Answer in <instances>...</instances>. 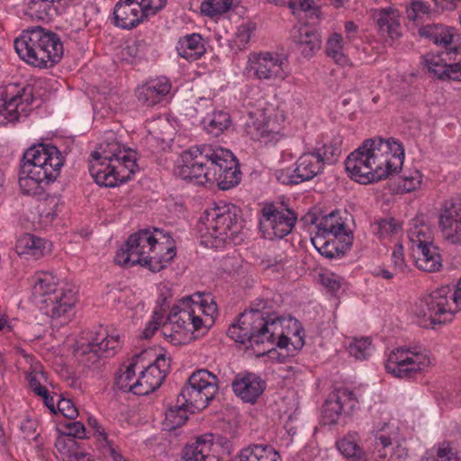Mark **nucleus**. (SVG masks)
I'll return each instance as SVG.
<instances>
[{"label": "nucleus", "mask_w": 461, "mask_h": 461, "mask_svg": "<svg viewBox=\"0 0 461 461\" xmlns=\"http://www.w3.org/2000/svg\"><path fill=\"white\" fill-rule=\"evenodd\" d=\"M337 447L349 461H367L366 453L358 445V435L356 432L348 433L337 441Z\"/></svg>", "instance_id": "58836bf2"}, {"label": "nucleus", "mask_w": 461, "mask_h": 461, "mask_svg": "<svg viewBox=\"0 0 461 461\" xmlns=\"http://www.w3.org/2000/svg\"><path fill=\"white\" fill-rule=\"evenodd\" d=\"M73 0H28L25 14L32 19L52 20L59 15Z\"/></svg>", "instance_id": "7c9ffc66"}, {"label": "nucleus", "mask_w": 461, "mask_h": 461, "mask_svg": "<svg viewBox=\"0 0 461 461\" xmlns=\"http://www.w3.org/2000/svg\"><path fill=\"white\" fill-rule=\"evenodd\" d=\"M285 119L283 114L276 112L263 113L260 118L246 123V132L252 140L265 146L276 144L282 138L280 133L281 122Z\"/></svg>", "instance_id": "aec40b11"}, {"label": "nucleus", "mask_w": 461, "mask_h": 461, "mask_svg": "<svg viewBox=\"0 0 461 461\" xmlns=\"http://www.w3.org/2000/svg\"><path fill=\"white\" fill-rule=\"evenodd\" d=\"M204 224L212 238L233 239L242 227L241 210L233 203H219L205 212Z\"/></svg>", "instance_id": "9d476101"}, {"label": "nucleus", "mask_w": 461, "mask_h": 461, "mask_svg": "<svg viewBox=\"0 0 461 461\" xmlns=\"http://www.w3.org/2000/svg\"><path fill=\"white\" fill-rule=\"evenodd\" d=\"M145 364L139 377L135 379L133 393L137 395H147L156 391L162 384L170 368V359L163 354L157 356L153 361H149L147 366Z\"/></svg>", "instance_id": "6ab92c4d"}, {"label": "nucleus", "mask_w": 461, "mask_h": 461, "mask_svg": "<svg viewBox=\"0 0 461 461\" xmlns=\"http://www.w3.org/2000/svg\"><path fill=\"white\" fill-rule=\"evenodd\" d=\"M77 291L72 284L59 287L58 279L50 273H41L35 277L32 296L40 310L50 318H59L75 306Z\"/></svg>", "instance_id": "39448f33"}, {"label": "nucleus", "mask_w": 461, "mask_h": 461, "mask_svg": "<svg viewBox=\"0 0 461 461\" xmlns=\"http://www.w3.org/2000/svg\"><path fill=\"white\" fill-rule=\"evenodd\" d=\"M326 53L339 65L344 66L348 59L343 51V38L339 33H332L327 41Z\"/></svg>", "instance_id": "a18cd8bd"}, {"label": "nucleus", "mask_w": 461, "mask_h": 461, "mask_svg": "<svg viewBox=\"0 0 461 461\" xmlns=\"http://www.w3.org/2000/svg\"><path fill=\"white\" fill-rule=\"evenodd\" d=\"M120 347V336L109 335L106 330L101 328L87 343L81 345L77 351L79 361L88 367L95 366L102 357L114 356Z\"/></svg>", "instance_id": "f3484780"}, {"label": "nucleus", "mask_w": 461, "mask_h": 461, "mask_svg": "<svg viewBox=\"0 0 461 461\" xmlns=\"http://www.w3.org/2000/svg\"><path fill=\"white\" fill-rule=\"evenodd\" d=\"M64 157L56 146L38 144L23 154L19 186L24 194L37 195L43 191V185L53 183L60 174Z\"/></svg>", "instance_id": "7ed1b4c3"}, {"label": "nucleus", "mask_w": 461, "mask_h": 461, "mask_svg": "<svg viewBox=\"0 0 461 461\" xmlns=\"http://www.w3.org/2000/svg\"><path fill=\"white\" fill-rule=\"evenodd\" d=\"M151 228H146L131 234L124 245L117 253V257L123 259H151Z\"/></svg>", "instance_id": "393cba45"}, {"label": "nucleus", "mask_w": 461, "mask_h": 461, "mask_svg": "<svg viewBox=\"0 0 461 461\" xmlns=\"http://www.w3.org/2000/svg\"><path fill=\"white\" fill-rule=\"evenodd\" d=\"M212 445L211 434L197 438L194 443L184 448L183 461H214V456L211 455Z\"/></svg>", "instance_id": "f704fd0d"}, {"label": "nucleus", "mask_w": 461, "mask_h": 461, "mask_svg": "<svg viewBox=\"0 0 461 461\" xmlns=\"http://www.w3.org/2000/svg\"><path fill=\"white\" fill-rule=\"evenodd\" d=\"M364 142L347 158L345 168L352 179L361 184L378 182V176L371 163L367 147L364 149Z\"/></svg>", "instance_id": "5701e85b"}, {"label": "nucleus", "mask_w": 461, "mask_h": 461, "mask_svg": "<svg viewBox=\"0 0 461 461\" xmlns=\"http://www.w3.org/2000/svg\"><path fill=\"white\" fill-rule=\"evenodd\" d=\"M332 393L339 401L340 405H342V409L345 412L351 411L356 408L357 404V399L353 391L347 388H341Z\"/></svg>", "instance_id": "5fc2aeb1"}, {"label": "nucleus", "mask_w": 461, "mask_h": 461, "mask_svg": "<svg viewBox=\"0 0 461 461\" xmlns=\"http://www.w3.org/2000/svg\"><path fill=\"white\" fill-rule=\"evenodd\" d=\"M401 230V224L393 218L383 219L375 224V233L379 238L396 234Z\"/></svg>", "instance_id": "6e6d98bb"}, {"label": "nucleus", "mask_w": 461, "mask_h": 461, "mask_svg": "<svg viewBox=\"0 0 461 461\" xmlns=\"http://www.w3.org/2000/svg\"><path fill=\"white\" fill-rule=\"evenodd\" d=\"M411 266H415L418 269L428 272L435 273L442 269L441 261H410Z\"/></svg>", "instance_id": "774afa93"}, {"label": "nucleus", "mask_w": 461, "mask_h": 461, "mask_svg": "<svg viewBox=\"0 0 461 461\" xmlns=\"http://www.w3.org/2000/svg\"><path fill=\"white\" fill-rule=\"evenodd\" d=\"M341 143L342 140L340 137H336L330 142L323 143L321 146L312 149L313 152H318L320 158L322 160V164H333L335 163L341 154Z\"/></svg>", "instance_id": "37998d69"}, {"label": "nucleus", "mask_w": 461, "mask_h": 461, "mask_svg": "<svg viewBox=\"0 0 461 461\" xmlns=\"http://www.w3.org/2000/svg\"><path fill=\"white\" fill-rule=\"evenodd\" d=\"M318 281L331 292H337L341 287V278L331 272H319Z\"/></svg>", "instance_id": "bf43d9fd"}, {"label": "nucleus", "mask_w": 461, "mask_h": 461, "mask_svg": "<svg viewBox=\"0 0 461 461\" xmlns=\"http://www.w3.org/2000/svg\"><path fill=\"white\" fill-rule=\"evenodd\" d=\"M343 411L342 405H340L334 394L331 393L322 407V414L326 422L330 424L336 423Z\"/></svg>", "instance_id": "09e8293b"}, {"label": "nucleus", "mask_w": 461, "mask_h": 461, "mask_svg": "<svg viewBox=\"0 0 461 461\" xmlns=\"http://www.w3.org/2000/svg\"><path fill=\"white\" fill-rule=\"evenodd\" d=\"M295 165L292 173L282 171L277 175V179L285 185H298L312 179L321 173L324 167L320 154L312 150L303 153Z\"/></svg>", "instance_id": "412c9836"}, {"label": "nucleus", "mask_w": 461, "mask_h": 461, "mask_svg": "<svg viewBox=\"0 0 461 461\" xmlns=\"http://www.w3.org/2000/svg\"><path fill=\"white\" fill-rule=\"evenodd\" d=\"M255 30L256 24L249 21L243 23L238 27L233 42L240 50L246 48Z\"/></svg>", "instance_id": "3c124183"}, {"label": "nucleus", "mask_w": 461, "mask_h": 461, "mask_svg": "<svg viewBox=\"0 0 461 461\" xmlns=\"http://www.w3.org/2000/svg\"><path fill=\"white\" fill-rule=\"evenodd\" d=\"M59 411L69 420L76 419L78 415V411L75 404L69 399H59L57 402Z\"/></svg>", "instance_id": "e2e57ef3"}, {"label": "nucleus", "mask_w": 461, "mask_h": 461, "mask_svg": "<svg viewBox=\"0 0 461 461\" xmlns=\"http://www.w3.org/2000/svg\"><path fill=\"white\" fill-rule=\"evenodd\" d=\"M201 294V298H195L194 303H197L198 306H201V311L198 313V316L202 318L203 321H206V322L202 324V330H206L214 322V316L217 314V304L210 298L209 294Z\"/></svg>", "instance_id": "c03bdc74"}, {"label": "nucleus", "mask_w": 461, "mask_h": 461, "mask_svg": "<svg viewBox=\"0 0 461 461\" xmlns=\"http://www.w3.org/2000/svg\"><path fill=\"white\" fill-rule=\"evenodd\" d=\"M52 244L44 239L32 234H24L16 243V251L19 255L28 254L36 258L48 256L51 251Z\"/></svg>", "instance_id": "c9c22d12"}, {"label": "nucleus", "mask_w": 461, "mask_h": 461, "mask_svg": "<svg viewBox=\"0 0 461 461\" xmlns=\"http://www.w3.org/2000/svg\"><path fill=\"white\" fill-rule=\"evenodd\" d=\"M163 321V313L155 310L151 316V319L146 324L145 329L142 332V337L144 339H149L153 336L156 330L160 327Z\"/></svg>", "instance_id": "052dcab7"}, {"label": "nucleus", "mask_w": 461, "mask_h": 461, "mask_svg": "<svg viewBox=\"0 0 461 461\" xmlns=\"http://www.w3.org/2000/svg\"><path fill=\"white\" fill-rule=\"evenodd\" d=\"M151 249L152 259H174L176 256V241L170 232L157 227H151Z\"/></svg>", "instance_id": "473e14b6"}, {"label": "nucleus", "mask_w": 461, "mask_h": 461, "mask_svg": "<svg viewBox=\"0 0 461 461\" xmlns=\"http://www.w3.org/2000/svg\"><path fill=\"white\" fill-rule=\"evenodd\" d=\"M312 0H291L288 1V7L294 14H296L299 11L309 12V16L312 18L315 16L317 20L320 19L321 11L318 7L312 6Z\"/></svg>", "instance_id": "4d7b16f0"}, {"label": "nucleus", "mask_w": 461, "mask_h": 461, "mask_svg": "<svg viewBox=\"0 0 461 461\" xmlns=\"http://www.w3.org/2000/svg\"><path fill=\"white\" fill-rule=\"evenodd\" d=\"M171 83L166 77L153 78L136 89L138 101L145 106L151 107L159 104L171 90Z\"/></svg>", "instance_id": "a878e982"}, {"label": "nucleus", "mask_w": 461, "mask_h": 461, "mask_svg": "<svg viewBox=\"0 0 461 461\" xmlns=\"http://www.w3.org/2000/svg\"><path fill=\"white\" fill-rule=\"evenodd\" d=\"M303 220L306 223L315 225L318 229L316 234L341 237L342 233H351L346 229L339 211H333L329 214L319 218L315 213L308 212Z\"/></svg>", "instance_id": "c85d7f7f"}, {"label": "nucleus", "mask_w": 461, "mask_h": 461, "mask_svg": "<svg viewBox=\"0 0 461 461\" xmlns=\"http://www.w3.org/2000/svg\"><path fill=\"white\" fill-rule=\"evenodd\" d=\"M254 77L267 83L284 81L288 76V59L277 52H254L249 56L248 67Z\"/></svg>", "instance_id": "f8f14e48"}, {"label": "nucleus", "mask_w": 461, "mask_h": 461, "mask_svg": "<svg viewBox=\"0 0 461 461\" xmlns=\"http://www.w3.org/2000/svg\"><path fill=\"white\" fill-rule=\"evenodd\" d=\"M33 102V86L9 84L0 86V116L8 122L17 121L22 114L26 116Z\"/></svg>", "instance_id": "ddd939ff"}, {"label": "nucleus", "mask_w": 461, "mask_h": 461, "mask_svg": "<svg viewBox=\"0 0 461 461\" xmlns=\"http://www.w3.org/2000/svg\"><path fill=\"white\" fill-rule=\"evenodd\" d=\"M140 5L146 18L149 15H154L159 10L164 8L167 0H137Z\"/></svg>", "instance_id": "680f3d73"}, {"label": "nucleus", "mask_w": 461, "mask_h": 461, "mask_svg": "<svg viewBox=\"0 0 461 461\" xmlns=\"http://www.w3.org/2000/svg\"><path fill=\"white\" fill-rule=\"evenodd\" d=\"M87 422L89 427L94 429L95 436L97 437L98 440H103L105 446L113 442L108 438V434L105 432V429L95 417H89Z\"/></svg>", "instance_id": "338daca9"}, {"label": "nucleus", "mask_w": 461, "mask_h": 461, "mask_svg": "<svg viewBox=\"0 0 461 461\" xmlns=\"http://www.w3.org/2000/svg\"><path fill=\"white\" fill-rule=\"evenodd\" d=\"M210 145L193 147L182 156L183 165L178 168V175L185 180L203 185L215 183V173L210 172Z\"/></svg>", "instance_id": "9b49d317"}, {"label": "nucleus", "mask_w": 461, "mask_h": 461, "mask_svg": "<svg viewBox=\"0 0 461 461\" xmlns=\"http://www.w3.org/2000/svg\"><path fill=\"white\" fill-rule=\"evenodd\" d=\"M153 131L157 139L161 141H167V140H171L173 128L167 121H162L155 125Z\"/></svg>", "instance_id": "0e129e2a"}, {"label": "nucleus", "mask_w": 461, "mask_h": 461, "mask_svg": "<svg viewBox=\"0 0 461 461\" xmlns=\"http://www.w3.org/2000/svg\"><path fill=\"white\" fill-rule=\"evenodd\" d=\"M176 49L180 57L189 61L199 59L206 50L203 38L198 33L187 34L180 38Z\"/></svg>", "instance_id": "e433bc0d"}, {"label": "nucleus", "mask_w": 461, "mask_h": 461, "mask_svg": "<svg viewBox=\"0 0 461 461\" xmlns=\"http://www.w3.org/2000/svg\"><path fill=\"white\" fill-rule=\"evenodd\" d=\"M421 185V174L414 171L410 176H402V187L406 192H412Z\"/></svg>", "instance_id": "69168bd1"}, {"label": "nucleus", "mask_w": 461, "mask_h": 461, "mask_svg": "<svg viewBox=\"0 0 461 461\" xmlns=\"http://www.w3.org/2000/svg\"><path fill=\"white\" fill-rule=\"evenodd\" d=\"M232 0H204L201 5L203 14L212 17L221 14L230 10Z\"/></svg>", "instance_id": "8fccbe9b"}, {"label": "nucleus", "mask_w": 461, "mask_h": 461, "mask_svg": "<svg viewBox=\"0 0 461 461\" xmlns=\"http://www.w3.org/2000/svg\"><path fill=\"white\" fill-rule=\"evenodd\" d=\"M256 461H282L279 453L267 445L249 446Z\"/></svg>", "instance_id": "603ef678"}, {"label": "nucleus", "mask_w": 461, "mask_h": 461, "mask_svg": "<svg viewBox=\"0 0 461 461\" xmlns=\"http://www.w3.org/2000/svg\"><path fill=\"white\" fill-rule=\"evenodd\" d=\"M201 293H196L193 295L186 296L178 301V303L172 307L168 316V323H163L162 330L165 336H167V326L172 324L176 326V332L180 330L185 331H200L202 330V324L206 322L203 321L202 318L198 316L201 311V306L194 303L195 298L200 299Z\"/></svg>", "instance_id": "4468645a"}, {"label": "nucleus", "mask_w": 461, "mask_h": 461, "mask_svg": "<svg viewBox=\"0 0 461 461\" xmlns=\"http://www.w3.org/2000/svg\"><path fill=\"white\" fill-rule=\"evenodd\" d=\"M431 364L430 354L420 347L393 349L385 363L388 373L398 378H411Z\"/></svg>", "instance_id": "1a4fd4ad"}, {"label": "nucleus", "mask_w": 461, "mask_h": 461, "mask_svg": "<svg viewBox=\"0 0 461 461\" xmlns=\"http://www.w3.org/2000/svg\"><path fill=\"white\" fill-rule=\"evenodd\" d=\"M219 391L218 378L206 369L194 372L182 387L179 396L189 404L191 413L205 409Z\"/></svg>", "instance_id": "6e6552de"}, {"label": "nucleus", "mask_w": 461, "mask_h": 461, "mask_svg": "<svg viewBox=\"0 0 461 461\" xmlns=\"http://www.w3.org/2000/svg\"><path fill=\"white\" fill-rule=\"evenodd\" d=\"M203 123L204 129L209 134L218 137L230 127V116L226 112H214L210 118L203 120Z\"/></svg>", "instance_id": "79ce46f5"}, {"label": "nucleus", "mask_w": 461, "mask_h": 461, "mask_svg": "<svg viewBox=\"0 0 461 461\" xmlns=\"http://www.w3.org/2000/svg\"><path fill=\"white\" fill-rule=\"evenodd\" d=\"M152 356L153 352L151 350H143L133 356L129 364L122 365L115 378V384L118 389L133 393V387H135V369L137 367H144V360H149Z\"/></svg>", "instance_id": "2f4dec72"}, {"label": "nucleus", "mask_w": 461, "mask_h": 461, "mask_svg": "<svg viewBox=\"0 0 461 461\" xmlns=\"http://www.w3.org/2000/svg\"><path fill=\"white\" fill-rule=\"evenodd\" d=\"M31 390L37 395L46 393L45 384L48 382L47 374L41 370H33L27 375Z\"/></svg>", "instance_id": "864d4df0"}, {"label": "nucleus", "mask_w": 461, "mask_h": 461, "mask_svg": "<svg viewBox=\"0 0 461 461\" xmlns=\"http://www.w3.org/2000/svg\"><path fill=\"white\" fill-rule=\"evenodd\" d=\"M114 24L126 30L137 27L146 18L137 0H121L113 9Z\"/></svg>", "instance_id": "cd10ccee"}, {"label": "nucleus", "mask_w": 461, "mask_h": 461, "mask_svg": "<svg viewBox=\"0 0 461 461\" xmlns=\"http://www.w3.org/2000/svg\"><path fill=\"white\" fill-rule=\"evenodd\" d=\"M138 168L136 153L115 140H106L90 155L89 172L100 186L114 187L130 180Z\"/></svg>", "instance_id": "f03ea898"}, {"label": "nucleus", "mask_w": 461, "mask_h": 461, "mask_svg": "<svg viewBox=\"0 0 461 461\" xmlns=\"http://www.w3.org/2000/svg\"><path fill=\"white\" fill-rule=\"evenodd\" d=\"M421 37L429 39L435 44L447 46L453 41V29L442 24H428L419 29Z\"/></svg>", "instance_id": "ea45409f"}, {"label": "nucleus", "mask_w": 461, "mask_h": 461, "mask_svg": "<svg viewBox=\"0 0 461 461\" xmlns=\"http://www.w3.org/2000/svg\"><path fill=\"white\" fill-rule=\"evenodd\" d=\"M408 238L412 251L423 256L424 259L442 258L439 247L434 242V229L426 221L423 215L411 221Z\"/></svg>", "instance_id": "a211bd4d"}, {"label": "nucleus", "mask_w": 461, "mask_h": 461, "mask_svg": "<svg viewBox=\"0 0 461 461\" xmlns=\"http://www.w3.org/2000/svg\"><path fill=\"white\" fill-rule=\"evenodd\" d=\"M351 233H342L341 237L316 234L312 242L319 253L329 258L344 256L352 245Z\"/></svg>", "instance_id": "bb28decb"}, {"label": "nucleus", "mask_w": 461, "mask_h": 461, "mask_svg": "<svg viewBox=\"0 0 461 461\" xmlns=\"http://www.w3.org/2000/svg\"><path fill=\"white\" fill-rule=\"evenodd\" d=\"M411 312L420 327L436 329L438 325L450 322L459 310L453 304L451 287L443 285L420 297Z\"/></svg>", "instance_id": "423d86ee"}, {"label": "nucleus", "mask_w": 461, "mask_h": 461, "mask_svg": "<svg viewBox=\"0 0 461 461\" xmlns=\"http://www.w3.org/2000/svg\"><path fill=\"white\" fill-rule=\"evenodd\" d=\"M292 40L298 50L305 58H311L321 49V36L317 29L303 24L294 28Z\"/></svg>", "instance_id": "c756f323"}, {"label": "nucleus", "mask_w": 461, "mask_h": 461, "mask_svg": "<svg viewBox=\"0 0 461 461\" xmlns=\"http://www.w3.org/2000/svg\"><path fill=\"white\" fill-rule=\"evenodd\" d=\"M377 28L382 35H387L392 40L401 36L399 14L393 9H382L375 15Z\"/></svg>", "instance_id": "4c0bfd02"}, {"label": "nucleus", "mask_w": 461, "mask_h": 461, "mask_svg": "<svg viewBox=\"0 0 461 461\" xmlns=\"http://www.w3.org/2000/svg\"><path fill=\"white\" fill-rule=\"evenodd\" d=\"M439 226L444 237L454 244H461V211L452 204L439 217Z\"/></svg>", "instance_id": "72a5a7b5"}, {"label": "nucleus", "mask_w": 461, "mask_h": 461, "mask_svg": "<svg viewBox=\"0 0 461 461\" xmlns=\"http://www.w3.org/2000/svg\"><path fill=\"white\" fill-rule=\"evenodd\" d=\"M231 387L244 402L255 403L266 389V382L257 374L241 372L235 375Z\"/></svg>", "instance_id": "b1692460"}, {"label": "nucleus", "mask_w": 461, "mask_h": 461, "mask_svg": "<svg viewBox=\"0 0 461 461\" xmlns=\"http://www.w3.org/2000/svg\"><path fill=\"white\" fill-rule=\"evenodd\" d=\"M454 52L456 61L447 64V61L438 54L427 53L422 56V65L428 73L442 81H461V50L456 47L450 50Z\"/></svg>", "instance_id": "4be33fe9"}, {"label": "nucleus", "mask_w": 461, "mask_h": 461, "mask_svg": "<svg viewBox=\"0 0 461 461\" xmlns=\"http://www.w3.org/2000/svg\"><path fill=\"white\" fill-rule=\"evenodd\" d=\"M122 268H131L140 266L149 269L151 273H158L166 267L162 261H116Z\"/></svg>", "instance_id": "13d9d810"}, {"label": "nucleus", "mask_w": 461, "mask_h": 461, "mask_svg": "<svg viewBox=\"0 0 461 461\" xmlns=\"http://www.w3.org/2000/svg\"><path fill=\"white\" fill-rule=\"evenodd\" d=\"M367 147L371 163L378 181L397 173L403 165L404 149L399 141L380 137L364 141V149Z\"/></svg>", "instance_id": "0eeeda50"}, {"label": "nucleus", "mask_w": 461, "mask_h": 461, "mask_svg": "<svg viewBox=\"0 0 461 461\" xmlns=\"http://www.w3.org/2000/svg\"><path fill=\"white\" fill-rule=\"evenodd\" d=\"M349 354L357 359H366L372 354L371 339L369 338L355 339L348 345Z\"/></svg>", "instance_id": "de8ad7c7"}, {"label": "nucleus", "mask_w": 461, "mask_h": 461, "mask_svg": "<svg viewBox=\"0 0 461 461\" xmlns=\"http://www.w3.org/2000/svg\"><path fill=\"white\" fill-rule=\"evenodd\" d=\"M374 446L373 454L375 461H385L390 459L389 447L392 445L391 438L384 431L376 432L370 438Z\"/></svg>", "instance_id": "49530a36"}, {"label": "nucleus", "mask_w": 461, "mask_h": 461, "mask_svg": "<svg viewBox=\"0 0 461 461\" xmlns=\"http://www.w3.org/2000/svg\"><path fill=\"white\" fill-rule=\"evenodd\" d=\"M227 335L236 342L250 347L263 346L262 354L276 346L294 355L304 345L303 329L296 320L264 316L258 310L240 313L238 323H232Z\"/></svg>", "instance_id": "f257e3e1"}, {"label": "nucleus", "mask_w": 461, "mask_h": 461, "mask_svg": "<svg viewBox=\"0 0 461 461\" xmlns=\"http://www.w3.org/2000/svg\"><path fill=\"white\" fill-rule=\"evenodd\" d=\"M14 49L23 60L40 68L53 67L64 53L59 35L41 26L23 31L14 41Z\"/></svg>", "instance_id": "20e7f679"}, {"label": "nucleus", "mask_w": 461, "mask_h": 461, "mask_svg": "<svg viewBox=\"0 0 461 461\" xmlns=\"http://www.w3.org/2000/svg\"><path fill=\"white\" fill-rule=\"evenodd\" d=\"M188 412H191L188 403L181 401L177 396L176 402L170 405L165 413L166 421L170 429H176L185 423L188 419Z\"/></svg>", "instance_id": "a19ab883"}, {"label": "nucleus", "mask_w": 461, "mask_h": 461, "mask_svg": "<svg viewBox=\"0 0 461 461\" xmlns=\"http://www.w3.org/2000/svg\"><path fill=\"white\" fill-rule=\"evenodd\" d=\"M297 217L290 209H278L274 204H267L262 209L259 229L263 237L267 240L283 239L288 235Z\"/></svg>", "instance_id": "dca6fc26"}, {"label": "nucleus", "mask_w": 461, "mask_h": 461, "mask_svg": "<svg viewBox=\"0 0 461 461\" xmlns=\"http://www.w3.org/2000/svg\"><path fill=\"white\" fill-rule=\"evenodd\" d=\"M210 172L215 173V183L221 190H229L240 181V171L235 156L228 149L210 146Z\"/></svg>", "instance_id": "2eb2a0df"}]
</instances>
